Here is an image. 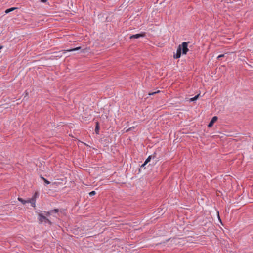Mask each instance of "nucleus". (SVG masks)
Segmentation results:
<instances>
[{
    "label": "nucleus",
    "mask_w": 253,
    "mask_h": 253,
    "mask_svg": "<svg viewBox=\"0 0 253 253\" xmlns=\"http://www.w3.org/2000/svg\"><path fill=\"white\" fill-rule=\"evenodd\" d=\"M188 42H183L181 44H180L176 51V53L174 55V58L177 59L179 58L181 53L183 54H186L188 51L189 49L188 48Z\"/></svg>",
    "instance_id": "1"
},
{
    "label": "nucleus",
    "mask_w": 253,
    "mask_h": 253,
    "mask_svg": "<svg viewBox=\"0 0 253 253\" xmlns=\"http://www.w3.org/2000/svg\"><path fill=\"white\" fill-rule=\"evenodd\" d=\"M38 219H39L40 223L44 222L45 223H47L50 225L51 224V222L48 218H47L45 216L43 215L42 214H41V213L39 214Z\"/></svg>",
    "instance_id": "2"
},
{
    "label": "nucleus",
    "mask_w": 253,
    "mask_h": 253,
    "mask_svg": "<svg viewBox=\"0 0 253 253\" xmlns=\"http://www.w3.org/2000/svg\"><path fill=\"white\" fill-rule=\"evenodd\" d=\"M83 50H84L81 49V47H78L74 48L69 49H67V50H62L61 52L63 53H65L68 52H74V51H80V52H82L83 51Z\"/></svg>",
    "instance_id": "3"
},
{
    "label": "nucleus",
    "mask_w": 253,
    "mask_h": 253,
    "mask_svg": "<svg viewBox=\"0 0 253 253\" xmlns=\"http://www.w3.org/2000/svg\"><path fill=\"white\" fill-rule=\"evenodd\" d=\"M145 32H141L139 34H136L135 35H132L130 37V39H138L141 37H144L145 36Z\"/></svg>",
    "instance_id": "4"
},
{
    "label": "nucleus",
    "mask_w": 253,
    "mask_h": 253,
    "mask_svg": "<svg viewBox=\"0 0 253 253\" xmlns=\"http://www.w3.org/2000/svg\"><path fill=\"white\" fill-rule=\"evenodd\" d=\"M218 117L217 116H214L211 120V121L210 122L209 124H208V126L209 127H211L213 124L217 120Z\"/></svg>",
    "instance_id": "5"
},
{
    "label": "nucleus",
    "mask_w": 253,
    "mask_h": 253,
    "mask_svg": "<svg viewBox=\"0 0 253 253\" xmlns=\"http://www.w3.org/2000/svg\"><path fill=\"white\" fill-rule=\"evenodd\" d=\"M154 158L155 157V156L154 155V156H149L147 159L146 160H145V161L144 162V163L141 165V167H144L148 162H149L151 160V159H152V158Z\"/></svg>",
    "instance_id": "6"
},
{
    "label": "nucleus",
    "mask_w": 253,
    "mask_h": 253,
    "mask_svg": "<svg viewBox=\"0 0 253 253\" xmlns=\"http://www.w3.org/2000/svg\"><path fill=\"white\" fill-rule=\"evenodd\" d=\"M28 203H31L32 206L33 207H35V198L33 197L31 199L28 200Z\"/></svg>",
    "instance_id": "7"
},
{
    "label": "nucleus",
    "mask_w": 253,
    "mask_h": 253,
    "mask_svg": "<svg viewBox=\"0 0 253 253\" xmlns=\"http://www.w3.org/2000/svg\"><path fill=\"white\" fill-rule=\"evenodd\" d=\"M18 200L19 201L21 202L23 204H25L28 203V200H25L23 199L22 198H18Z\"/></svg>",
    "instance_id": "8"
},
{
    "label": "nucleus",
    "mask_w": 253,
    "mask_h": 253,
    "mask_svg": "<svg viewBox=\"0 0 253 253\" xmlns=\"http://www.w3.org/2000/svg\"><path fill=\"white\" fill-rule=\"evenodd\" d=\"M95 131L96 133H97V134L99 133V126L98 123H96V126H95Z\"/></svg>",
    "instance_id": "9"
},
{
    "label": "nucleus",
    "mask_w": 253,
    "mask_h": 253,
    "mask_svg": "<svg viewBox=\"0 0 253 253\" xmlns=\"http://www.w3.org/2000/svg\"><path fill=\"white\" fill-rule=\"evenodd\" d=\"M199 95H200V94L196 95L195 97H194L193 98H190V101H194L196 100L198 98Z\"/></svg>",
    "instance_id": "10"
},
{
    "label": "nucleus",
    "mask_w": 253,
    "mask_h": 253,
    "mask_svg": "<svg viewBox=\"0 0 253 253\" xmlns=\"http://www.w3.org/2000/svg\"><path fill=\"white\" fill-rule=\"evenodd\" d=\"M59 211L58 209L52 210L49 211V214H53L54 213H57Z\"/></svg>",
    "instance_id": "11"
},
{
    "label": "nucleus",
    "mask_w": 253,
    "mask_h": 253,
    "mask_svg": "<svg viewBox=\"0 0 253 253\" xmlns=\"http://www.w3.org/2000/svg\"><path fill=\"white\" fill-rule=\"evenodd\" d=\"M15 9H16V8H14V7H12V8H10L7 9H6L5 10V13H8L10 12H11V11H13Z\"/></svg>",
    "instance_id": "12"
},
{
    "label": "nucleus",
    "mask_w": 253,
    "mask_h": 253,
    "mask_svg": "<svg viewBox=\"0 0 253 253\" xmlns=\"http://www.w3.org/2000/svg\"><path fill=\"white\" fill-rule=\"evenodd\" d=\"M229 56V54L228 53H226V54H222V55H219L218 57H217V58L218 59H220V58H222V57H227Z\"/></svg>",
    "instance_id": "13"
},
{
    "label": "nucleus",
    "mask_w": 253,
    "mask_h": 253,
    "mask_svg": "<svg viewBox=\"0 0 253 253\" xmlns=\"http://www.w3.org/2000/svg\"><path fill=\"white\" fill-rule=\"evenodd\" d=\"M159 92H160V90H157V91H155V92H149V93H148V95H149V96H150V95H153L156 94H157V93H159Z\"/></svg>",
    "instance_id": "14"
},
{
    "label": "nucleus",
    "mask_w": 253,
    "mask_h": 253,
    "mask_svg": "<svg viewBox=\"0 0 253 253\" xmlns=\"http://www.w3.org/2000/svg\"><path fill=\"white\" fill-rule=\"evenodd\" d=\"M41 178L43 180V181H44V182L47 184H49L50 183V182L48 181L47 179H46L45 178H44V177H42L41 176Z\"/></svg>",
    "instance_id": "15"
},
{
    "label": "nucleus",
    "mask_w": 253,
    "mask_h": 253,
    "mask_svg": "<svg viewBox=\"0 0 253 253\" xmlns=\"http://www.w3.org/2000/svg\"><path fill=\"white\" fill-rule=\"evenodd\" d=\"M95 194H96L95 191H92L89 193V195L90 196H94V195H95Z\"/></svg>",
    "instance_id": "16"
},
{
    "label": "nucleus",
    "mask_w": 253,
    "mask_h": 253,
    "mask_svg": "<svg viewBox=\"0 0 253 253\" xmlns=\"http://www.w3.org/2000/svg\"><path fill=\"white\" fill-rule=\"evenodd\" d=\"M45 213L46 215H47V216H48V215H50L52 214H49V211H48L47 212H45Z\"/></svg>",
    "instance_id": "17"
},
{
    "label": "nucleus",
    "mask_w": 253,
    "mask_h": 253,
    "mask_svg": "<svg viewBox=\"0 0 253 253\" xmlns=\"http://www.w3.org/2000/svg\"><path fill=\"white\" fill-rule=\"evenodd\" d=\"M131 130V128L129 127V128H128L126 130V132H128L129 131Z\"/></svg>",
    "instance_id": "18"
},
{
    "label": "nucleus",
    "mask_w": 253,
    "mask_h": 253,
    "mask_svg": "<svg viewBox=\"0 0 253 253\" xmlns=\"http://www.w3.org/2000/svg\"><path fill=\"white\" fill-rule=\"evenodd\" d=\"M41 1L42 2H43V3H45L46 2L47 0H41Z\"/></svg>",
    "instance_id": "19"
},
{
    "label": "nucleus",
    "mask_w": 253,
    "mask_h": 253,
    "mask_svg": "<svg viewBox=\"0 0 253 253\" xmlns=\"http://www.w3.org/2000/svg\"><path fill=\"white\" fill-rule=\"evenodd\" d=\"M130 128H131V130L135 128L134 126L131 127Z\"/></svg>",
    "instance_id": "20"
},
{
    "label": "nucleus",
    "mask_w": 253,
    "mask_h": 253,
    "mask_svg": "<svg viewBox=\"0 0 253 253\" xmlns=\"http://www.w3.org/2000/svg\"><path fill=\"white\" fill-rule=\"evenodd\" d=\"M1 48H2V47H0V49Z\"/></svg>",
    "instance_id": "21"
}]
</instances>
